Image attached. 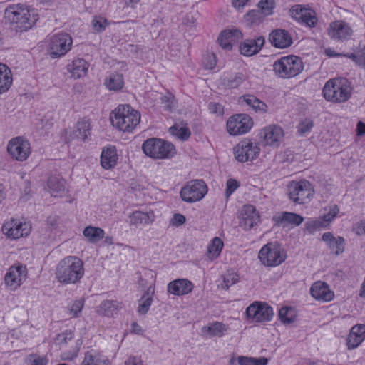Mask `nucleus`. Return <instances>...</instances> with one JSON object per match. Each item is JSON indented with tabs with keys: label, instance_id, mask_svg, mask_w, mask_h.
<instances>
[{
	"label": "nucleus",
	"instance_id": "1",
	"mask_svg": "<svg viewBox=\"0 0 365 365\" xmlns=\"http://www.w3.org/2000/svg\"><path fill=\"white\" fill-rule=\"evenodd\" d=\"M4 15L11 24H16V30L21 32L31 29L38 19L34 9L21 3L7 7Z\"/></svg>",
	"mask_w": 365,
	"mask_h": 365
},
{
	"label": "nucleus",
	"instance_id": "2",
	"mask_svg": "<svg viewBox=\"0 0 365 365\" xmlns=\"http://www.w3.org/2000/svg\"><path fill=\"white\" fill-rule=\"evenodd\" d=\"M56 274L62 284H76L84 274L83 263L76 256H68L58 262Z\"/></svg>",
	"mask_w": 365,
	"mask_h": 365
},
{
	"label": "nucleus",
	"instance_id": "3",
	"mask_svg": "<svg viewBox=\"0 0 365 365\" xmlns=\"http://www.w3.org/2000/svg\"><path fill=\"white\" fill-rule=\"evenodd\" d=\"M111 124L120 131L131 132L137 125L136 111L129 105H119L110 115Z\"/></svg>",
	"mask_w": 365,
	"mask_h": 365
},
{
	"label": "nucleus",
	"instance_id": "4",
	"mask_svg": "<svg viewBox=\"0 0 365 365\" xmlns=\"http://www.w3.org/2000/svg\"><path fill=\"white\" fill-rule=\"evenodd\" d=\"M324 98L333 103H341L351 97V89L345 80L334 78L328 81L323 88Z\"/></svg>",
	"mask_w": 365,
	"mask_h": 365
},
{
	"label": "nucleus",
	"instance_id": "5",
	"mask_svg": "<svg viewBox=\"0 0 365 365\" xmlns=\"http://www.w3.org/2000/svg\"><path fill=\"white\" fill-rule=\"evenodd\" d=\"M304 69L301 58L297 56H283L273 64L275 74L282 78H290L299 75Z\"/></svg>",
	"mask_w": 365,
	"mask_h": 365
},
{
	"label": "nucleus",
	"instance_id": "6",
	"mask_svg": "<svg viewBox=\"0 0 365 365\" xmlns=\"http://www.w3.org/2000/svg\"><path fill=\"white\" fill-rule=\"evenodd\" d=\"M144 153L154 159H168L175 154V148L170 142L160 138H150L142 145Z\"/></svg>",
	"mask_w": 365,
	"mask_h": 365
},
{
	"label": "nucleus",
	"instance_id": "7",
	"mask_svg": "<svg viewBox=\"0 0 365 365\" xmlns=\"http://www.w3.org/2000/svg\"><path fill=\"white\" fill-rule=\"evenodd\" d=\"M258 257L263 265L277 267L285 261L287 253L280 244L272 242L264 245L260 249Z\"/></svg>",
	"mask_w": 365,
	"mask_h": 365
},
{
	"label": "nucleus",
	"instance_id": "8",
	"mask_svg": "<svg viewBox=\"0 0 365 365\" xmlns=\"http://www.w3.org/2000/svg\"><path fill=\"white\" fill-rule=\"evenodd\" d=\"M287 190L289 199L297 204H305L309 202L314 195L311 183L306 180L291 182Z\"/></svg>",
	"mask_w": 365,
	"mask_h": 365
},
{
	"label": "nucleus",
	"instance_id": "9",
	"mask_svg": "<svg viewBox=\"0 0 365 365\" xmlns=\"http://www.w3.org/2000/svg\"><path fill=\"white\" fill-rule=\"evenodd\" d=\"M28 271L26 267L22 264L16 263L11 266L4 275V282L6 288L15 292L25 282L27 278Z\"/></svg>",
	"mask_w": 365,
	"mask_h": 365
},
{
	"label": "nucleus",
	"instance_id": "10",
	"mask_svg": "<svg viewBox=\"0 0 365 365\" xmlns=\"http://www.w3.org/2000/svg\"><path fill=\"white\" fill-rule=\"evenodd\" d=\"M207 192V187L204 181L195 180L189 182L180 191L182 200L192 203L200 200Z\"/></svg>",
	"mask_w": 365,
	"mask_h": 365
},
{
	"label": "nucleus",
	"instance_id": "11",
	"mask_svg": "<svg viewBox=\"0 0 365 365\" xmlns=\"http://www.w3.org/2000/svg\"><path fill=\"white\" fill-rule=\"evenodd\" d=\"M73 40L71 36L66 33L53 35L50 38L49 51L53 58L63 56L71 48Z\"/></svg>",
	"mask_w": 365,
	"mask_h": 365
},
{
	"label": "nucleus",
	"instance_id": "12",
	"mask_svg": "<svg viewBox=\"0 0 365 365\" xmlns=\"http://www.w3.org/2000/svg\"><path fill=\"white\" fill-rule=\"evenodd\" d=\"M235 159L240 163L253 160L259 154L260 148L257 143L250 140H244L233 148Z\"/></svg>",
	"mask_w": 365,
	"mask_h": 365
},
{
	"label": "nucleus",
	"instance_id": "13",
	"mask_svg": "<svg viewBox=\"0 0 365 365\" xmlns=\"http://www.w3.org/2000/svg\"><path fill=\"white\" fill-rule=\"evenodd\" d=\"M7 151L12 158L24 161L31 153L30 143L21 136L14 138L8 143Z\"/></svg>",
	"mask_w": 365,
	"mask_h": 365
},
{
	"label": "nucleus",
	"instance_id": "14",
	"mask_svg": "<svg viewBox=\"0 0 365 365\" xmlns=\"http://www.w3.org/2000/svg\"><path fill=\"white\" fill-rule=\"evenodd\" d=\"M252 125L253 122L250 117L245 114H237L229 118L227 130L230 135H238L247 133Z\"/></svg>",
	"mask_w": 365,
	"mask_h": 365
},
{
	"label": "nucleus",
	"instance_id": "15",
	"mask_svg": "<svg viewBox=\"0 0 365 365\" xmlns=\"http://www.w3.org/2000/svg\"><path fill=\"white\" fill-rule=\"evenodd\" d=\"M73 332L70 330H66L57 335L56 338V343L63 349L66 344L74 342V346L71 347L69 351H62L61 358L62 360H73L77 356L78 352L79 351L80 346L82 342L80 340L74 341L73 340Z\"/></svg>",
	"mask_w": 365,
	"mask_h": 365
},
{
	"label": "nucleus",
	"instance_id": "16",
	"mask_svg": "<svg viewBox=\"0 0 365 365\" xmlns=\"http://www.w3.org/2000/svg\"><path fill=\"white\" fill-rule=\"evenodd\" d=\"M248 318L256 322L270 321L274 315L272 308L266 303L255 302L246 309Z\"/></svg>",
	"mask_w": 365,
	"mask_h": 365
},
{
	"label": "nucleus",
	"instance_id": "17",
	"mask_svg": "<svg viewBox=\"0 0 365 365\" xmlns=\"http://www.w3.org/2000/svg\"><path fill=\"white\" fill-rule=\"evenodd\" d=\"M2 232L8 237L19 239L27 236L31 232V225L26 222H21L18 220H11L4 224Z\"/></svg>",
	"mask_w": 365,
	"mask_h": 365
},
{
	"label": "nucleus",
	"instance_id": "18",
	"mask_svg": "<svg viewBox=\"0 0 365 365\" xmlns=\"http://www.w3.org/2000/svg\"><path fill=\"white\" fill-rule=\"evenodd\" d=\"M260 136L265 145L278 147L284 138V131L279 125H270L260 131Z\"/></svg>",
	"mask_w": 365,
	"mask_h": 365
},
{
	"label": "nucleus",
	"instance_id": "19",
	"mask_svg": "<svg viewBox=\"0 0 365 365\" xmlns=\"http://www.w3.org/2000/svg\"><path fill=\"white\" fill-rule=\"evenodd\" d=\"M242 38L243 35L239 29H225L220 33L217 42L222 49L231 51L233 46L237 44Z\"/></svg>",
	"mask_w": 365,
	"mask_h": 365
},
{
	"label": "nucleus",
	"instance_id": "20",
	"mask_svg": "<svg viewBox=\"0 0 365 365\" xmlns=\"http://www.w3.org/2000/svg\"><path fill=\"white\" fill-rule=\"evenodd\" d=\"M327 31L331 38L337 41L348 40L353 34V30L349 25L343 21H335L331 23Z\"/></svg>",
	"mask_w": 365,
	"mask_h": 365
},
{
	"label": "nucleus",
	"instance_id": "21",
	"mask_svg": "<svg viewBox=\"0 0 365 365\" xmlns=\"http://www.w3.org/2000/svg\"><path fill=\"white\" fill-rule=\"evenodd\" d=\"M289 13L293 19L305 24L309 27L314 26L317 23L314 11L302 5L293 6L290 9Z\"/></svg>",
	"mask_w": 365,
	"mask_h": 365
},
{
	"label": "nucleus",
	"instance_id": "22",
	"mask_svg": "<svg viewBox=\"0 0 365 365\" xmlns=\"http://www.w3.org/2000/svg\"><path fill=\"white\" fill-rule=\"evenodd\" d=\"M260 220L259 212L252 205L243 206L240 214V226L245 230H250L257 225Z\"/></svg>",
	"mask_w": 365,
	"mask_h": 365
},
{
	"label": "nucleus",
	"instance_id": "23",
	"mask_svg": "<svg viewBox=\"0 0 365 365\" xmlns=\"http://www.w3.org/2000/svg\"><path fill=\"white\" fill-rule=\"evenodd\" d=\"M90 133V120L83 118L76 123L74 130L70 131L69 133L66 132L65 141L66 143H68L76 139H80L85 141Z\"/></svg>",
	"mask_w": 365,
	"mask_h": 365
},
{
	"label": "nucleus",
	"instance_id": "24",
	"mask_svg": "<svg viewBox=\"0 0 365 365\" xmlns=\"http://www.w3.org/2000/svg\"><path fill=\"white\" fill-rule=\"evenodd\" d=\"M193 284L187 279H177L170 282L167 286L169 294L183 296L188 294L193 289Z\"/></svg>",
	"mask_w": 365,
	"mask_h": 365
},
{
	"label": "nucleus",
	"instance_id": "25",
	"mask_svg": "<svg viewBox=\"0 0 365 365\" xmlns=\"http://www.w3.org/2000/svg\"><path fill=\"white\" fill-rule=\"evenodd\" d=\"M310 293L316 300L322 302H330L334 297V294L329 289V285L322 281H317L312 285Z\"/></svg>",
	"mask_w": 365,
	"mask_h": 365
},
{
	"label": "nucleus",
	"instance_id": "26",
	"mask_svg": "<svg viewBox=\"0 0 365 365\" xmlns=\"http://www.w3.org/2000/svg\"><path fill=\"white\" fill-rule=\"evenodd\" d=\"M269 41L276 48H286L292 45V38L287 30L277 29L269 34Z\"/></svg>",
	"mask_w": 365,
	"mask_h": 365
},
{
	"label": "nucleus",
	"instance_id": "27",
	"mask_svg": "<svg viewBox=\"0 0 365 365\" xmlns=\"http://www.w3.org/2000/svg\"><path fill=\"white\" fill-rule=\"evenodd\" d=\"M264 43L265 39L263 36H258L255 39H246L240 46V51L244 56H252L259 52Z\"/></svg>",
	"mask_w": 365,
	"mask_h": 365
},
{
	"label": "nucleus",
	"instance_id": "28",
	"mask_svg": "<svg viewBox=\"0 0 365 365\" xmlns=\"http://www.w3.org/2000/svg\"><path fill=\"white\" fill-rule=\"evenodd\" d=\"M365 339V325L359 324L354 326L346 339L348 349H354Z\"/></svg>",
	"mask_w": 365,
	"mask_h": 365
},
{
	"label": "nucleus",
	"instance_id": "29",
	"mask_svg": "<svg viewBox=\"0 0 365 365\" xmlns=\"http://www.w3.org/2000/svg\"><path fill=\"white\" fill-rule=\"evenodd\" d=\"M322 239L336 255L344 252L345 240L342 237H336L331 232H328L323 234Z\"/></svg>",
	"mask_w": 365,
	"mask_h": 365
},
{
	"label": "nucleus",
	"instance_id": "30",
	"mask_svg": "<svg viewBox=\"0 0 365 365\" xmlns=\"http://www.w3.org/2000/svg\"><path fill=\"white\" fill-rule=\"evenodd\" d=\"M67 69L74 79L84 77L88 69V63L83 58H76L67 66Z\"/></svg>",
	"mask_w": 365,
	"mask_h": 365
},
{
	"label": "nucleus",
	"instance_id": "31",
	"mask_svg": "<svg viewBox=\"0 0 365 365\" xmlns=\"http://www.w3.org/2000/svg\"><path fill=\"white\" fill-rule=\"evenodd\" d=\"M121 309V304L117 300H104L97 307L96 312L104 317H112Z\"/></svg>",
	"mask_w": 365,
	"mask_h": 365
},
{
	"label": "nucleus",
	"instance_id": "32",
	"mask_svg": "<svg viewBox=\"0 0 365 365\" xmlns=\"http://www.w3.org/2000/svg\"><path fill=\"white\" fill-rule=\"evenodd\" d=\"M169 132L172 135L182 141L188 140L191 135L187 123L185 121L175 123L169 128Z\"/></svg>",
	"mask_w": 365,
	"mask_h": 365
},
{
	"label": "nucleus",
	"instance_id": "33",
	"mask_svg": "<svg viewBox=\"0 0 365 365\" xmlns=\"http://www.w3.org/2000/svg\"><path fill=\"white\" fill-rule=\"evenodd\" d=\"M228 330V327L219 322L211 323L202 328V334L210 337H222Z\"/></svg>",
	"mask_w": 365,
	"mask_h": 365
},
{
	"label": "nucleus",
	"instance_id": "34",
	"mask_svg": "<svg viewBox=\"0 0 365 365\" xmlns=\"http://www.w3.org/2000/svg\"><path fill=\"white\" fill-rule=\"evenodd\" d=\"M155 294V287L150 285L138 300V314H145L150 309Z\"/></svg>",
	"mask_w": 365,
	"mask_h": 365
},
{
	"label": "nucleus",
	"instance_id": "35",
	"mask_svg": "<svg viewBox=\"0 0 365 365\" xmlns=\"http://www.w3.org/2000/svg\"><path fill=\"white\" fill-rule=\"evenodd\" d=\"M118 155L115 148L103 149L101 156V164L105 169H110L117 163Z\"/></svg>",
	"mask_w": 365,
	"mask_h": 365
},
{
	"label": "nucleus",
	"instance_id": "36",
	"mask_svg": "<svg viewBox=\"0 0 365 365\" xmlns=\"http://www.w3.org/2000/svg\"><path fill=\"white\" fill-rule=\"evenodd\" d=\"M12 73L6 65L0 63V94L6 92L12 84Z\"/></svg>",
	"mask_w": 365,
	"mask_h": 365
},
{
	"label": "nucleus",
	"instance_id": "37",
	"mask_svg": "<svg viewBox=\"0 0 365 365\" xmlns=\"http://www.w3.org/2000/svg\"><path fill=\"white\" fill-rule=\"evenodd\" d=\"M304 221V217L298 214L290 212H283L277 217V222L283 225H292L293 226H299Z\"/></svg>",
	"mask_w": 365,
	"mask_h": 365
},
{
	"label": "nucleus",
	"instance_id": "38",
	"mask_svg": "<svg viewBox=\"0 0 365 365\" xmlns=\"http://www.w3.org/2000/svg\"><path fill=\"white\" fill-rule=\"evenodd\" d=\"M83 365H108L109 361L106 356L95 351H88L85 354Z\"/></svg>",
	"mask_w": 365,
	"mask_h": 365
},
{
	"label": "nucleus",
	"instance_id": "39",
	"mask_svg": "<svg viewBox=\"0 0 365 365\" xmlns=\"http://www.w3.org/2000/svg\"><path fill=\"white\" fill-rule=\"evenodd\" d=\"M83 234L91 243H96L104 237V230L100 227L88 226L85 227Z\"/></svg>",
	"mask_w": 365,
	"mask_h": 365
},
{
	"label": "nucleus",
	"instance_id": "40",
	"mask_svg": "<svg viewBox=\"0 0 365 365\" xmlns=\"http://www.w3.org/2000/svg\"><path fill=\"white\" fill-rule=\"evenodd\" d=\"M48 187L51 195L61 196L65 191V181L57 177H51L48 180Z\"/></svg>",
	"mask_w": 365,
	"mask_h": 365
},
{
	"label": "nucleus",
	"instance_id": "41",
	"mask_svg": "<svg viewBox=\"0 0 365 365\" xmlns=\"http://www.w3.org/2000/svg\"><path fill=\"white\" fill-rule=\"evenodd\" d=\"M104 84L110 91H119L124 86L123 75L112 73L105 79Z\"/></svg>",
	"mask_w": 365,
	"mask_h": 365
},
{
	"label": "nucleus",
	"instance_id": "42",
	"mask_svg": "<svg viewBox=\"0 0 365 365\" xmlns=\"http://www.w3.org/2000/svg\"><path fill=\"white\" fill-rule=\"evenodd\" d=\"M244 101L250 106L256 112L265 113L267 106L252 95H244L242 96Z\"/></svg>",
	"mask_w": 365,
	"mask_h": 365
},
{
	"label": "nucleus",
	"instance_id": "43",
	"mask_svg": "<svg viewBox=\"0 0 365 365\" xmlns=\"http://www.w3.org/2000/svg\"><path fill=\"white\" fill-rule=\"evenodd\" d=\"M224 243L220 237H214L207 247L208 257L212 260L216 259L220 255Z\"/></svg>",
	"mask_w": 365,
	"mask_h": 365
},
{
	"label": "nucleus",
	"instance_id": "44",
	"mask_svg": "<svg viewBox=\"0 0 365 365\" xmlns=\"http://www.w3.org/2000/svg\"><path fill=\"white\" fill-rule=\"evenodd\" d=\"M222 282L220 284V288L222 289H228L231 286L239 282V276L233 272H227L222 275Z\"/></svg>",
	"mask_w": 365,
	"mask_h": 365
},
{
	"label": "nucleus",
	"instance_id": "45",
	"mask_svg": "<svg viewBox=\"0 0 365 365\" xmlns=\"http://www.w3.org/2000/svg\"><path fill=\"white\" fill-rule=\"evenodd\" d=\"M240 365H267L268 360L265 357L253 358L240 356L237 359Z\"/></svg>",
	"mask_w": 365,
	"mask_h": 365
},
{
	"label": "nucleus",
	"instance_id": "46",
	"mask_svg": "<svg viewBox=\"0 0 365 365\" xmlns=\"http://www.w3.org/2000/svg\"><path fill=\"white\" fill-rule=\"evenodd\" d=\"M344 56L352 59L359 65L365 63V45H359L358 51L356 53L344 54Z\"/></svg>",
	"mask_w": 365,
	"mask_h": 365
},
{
	"label": "nucleus",
	"instance_id": "47",
	"mask_svg": "<svg viewBox=\"0 0 365 365\" xmlns=\"http://www.w3.org/2000/svg\"><path fill=\"white\" fill-rule=\"evenodd\" d=\"M161 103L163 105L166 110L171 111L177 107V102L174 95L170 92H167L160 98Z\"/></svg>",
	"mask_w": 365,
	"mask_h": 365
},
{
	"label": "nucleus",
	"instance_id": "48",
	"mask_svg": "<svg viewBox=\"0 0 365 365\" xmlns=\"http://www.w3.org/2000/svg\"><path fill=\"white\" fill-rule=\"evenodd\" d=\"M91 25L96 32L101 33L106 29L108 22L106 19L101 16H96L91 21Z\"/></svg>",
	"mask_w": 365,
	"mask_h": 365
},
{
	"label": "nucleus",
	"instance_id": "49",
	"mask_svg": "<svg viewBox=\"0 0 365 365\" xmlns=\"http://www.w3.org/2000/svg\"><path fill=\"white\" fill-rule=\"evenodd\" d=\"M291 309L287 307H282L279 311V317L284 324H289L294 322L295 317L290 313Z\"/></svg>",
	"mask_w": 365,
	"mask_h": 365
},
{
	"label": "nucleus",
	"instance_id": "50",
	"mask_svg": "<svg viewBox=\"0 0 365 365\" xmlns=\"http://www.w3.org/2000/svg\"><path fill=\"white\" fill-rule=\"evenodd\" d=\"M339 207L336 205L329 207L328 212L324 214L319 219L324 223V227L326 226V224H329L331 221H332V220L339 213Z\"/></svg>",
	"mask_w": 365,
	"mask_h": 365
},
{
	"label": "nucleus",
	"instance_id": "51",
	"mask_svg": "<svg viewBox=\"0 0 365 365\" xmlns=\"http://www.w3.org/2000/svg\"><path fill=\"white\" fill-rule=\"evenodd\" d=\"M324 227V223L321 220H308L304 224V231L313 234L317 229Z\"/></svg>",
	"mask_w": 365,
	"mask_h": 365
},
{
	"label": "nucleus",
	"instance_id": "52",
	"mask_svg": "<svg viewBox=\"0 0 365 365\" xmlns=\"http://www.w3.org/2000/svg\"><path fill=\"white\" fill-rule=\"evenodd\" d=\"M246 79V76L242 73H237L234 76L231 77L227 83V86L234 88L238 87Z\"/></svg>",
	"mask_w": 365,
	"mask_h": 365
},
{
	"label": "nucleus",
	"instance_id": "53",
	"mask_svg": "<svg viewBox=\"0 0 365 365\" xmlns=\"http://www.w3.org/2000/svg\"><path fill=\"white\" fill-rule=\"evenodd\" d=\"M257 6L262 14L268 16L273 13L274 1H259Z\"/></svg>",
	"mask_w": 365,
	"mask_h": 365
},
{
	"label": "nucleus",
	"instance_id": "54",
	"mask_svg": "<svg viewBox=\"0 0 365 365\" xmlns=\"http://www.w3.org/2000/svg\"><path fill=\"white\" fill-rule=\"evenodd\" d=\"M203 66L206 69L212 70L216 66V56L213 53H207L203 57Z\"/></svg>",
	"mask_w": 365,
	"mask_h": 365
},
{
	"label": "nucleus",
	"instance_id": "55",
	"mask_svg": "<svg viewBox=\"0 0 365 365\" xmlns=\"http://www.w3.org/2000/svg\"><path fill=\"white\" fill-rule=\"evenodd\" d=\"M155 218L153 212H144L138 211V223L143 225L150 224Z\"/></svg>",
	"mask_w": 365,
	"mask_h": 365
},
{
	"label": "nucleus",
	"instance_id": "56",
	"mask_svg": "<svg viewBox=\"0 0 365 365\" xmlns=\"http://www.w3.org/2000/svg\"><path fill=\"white\" fill-rule=\"evenodd\" d=\"M83 307V301L81 299L76 300L69 308V314L71 317H77Z\"/></svg>",
	"mask_w": 365,
	"mask_h": 365
},
{
	"label": "nucleus",
	"instance_id": "57",
	"mask_svg": "<svg viewBox=\"0 0 365 365\" xmlns=\"http://www.w3.org/2000/svg\"><path fill=\"white\" fill-rule=\"evenodd\" d=\"M313 121L310 119H305L302 121L298 125V132L301 135H304L309 132L313 128Z\"/></svg>",
	"mask_w": 365,
	"mask_h": 365
},
{
	"label": "nucleus",
	"instance_id": "58",
	"mask_svg": "<svg viewBox=\"0 0 365 365\" xmlns=\"http://www.w3.org/2000/svg\"><path fill=\"white\" fill-rule=\"evenodd\" d=\"M240 186V183L235 179H229L226 183L225 195L230 197Z\"/></svg>",
	"mask_w": 365,
	"mask_h": 365
},
{
	"label": "nucleus",
	"instance_id": "59",
	"mask_svg": "<svg viewBox=\"0 0 365 365\" xmlns=\"http://www.w3.org/2000/svg\"><path fill=\"white\" fill-rule=\"evenodd\" d=\"M185 222L186 218L183 215L176 213L173 216L170 223L173 226L179 227L185 224Z\"/></svg>",
	"mask_w": 365,
	"mask_h": 365
},
{
	"label": "nucleus",
	"instance_id": "60",
	"mask_svg": "<svg viewBox=\"0 0 365 365\" xmlns=\"http://www.w3.org/2000/svg\"><path fill=\"white\" fill-rule=\"evenodd\" d=\"M208 108L212 113L222 115L224 113L223 106L218 103L211 102L209 103Z\"/></svg>",
	"mask_w": 365,
	"mask_h": 365
},
{
	"label": "nucleus",
	"instance_id": "61",
	"mask_svg": "<svg viewBox=\"0 0 365 365\" xmlns=\"http://www.w3.org/2000/svg\"><path fill=\"white\" fill-rule=\"evenodd\" d=\"M354 230L357 235H365V221L358 222L354 227Z\"/></svg>",
	"mask_w": 365,
	"mask_h": 365
},
{
	"label": "nucleus",
	"instance_id": "62",
	"mask_svg": "<svg viewBox=\"0 0 365 365\" xmlns=\"http://www.w3.org/2000/svg\"><path fill=\"white\" fill-rule=\"evenodd\" d=\"M31 357H35L33 359L32 365H47L48 359L46 356L36 357L34 355H31Z\"/></svg>",
	"mask_w": 365,
	"mask_h": 365
},
{
	"label": "nucleus",
	"instance_id": "63",
	"mask_svg": "<svg viewBox=\"0 0 365 365\" xmlns=\"http://www.w3.org/2000/svg\"><path fill=\"white\" fill-rule=\"evenodd\" d=\"M356 131L358 135L361 136L365 135V123L359 121L357 124Z\"/></svg>",
	"mask_w": 365,
	"mask_h": 365
},
{
	"label": "nucleus",
	"instance_id": "64",
	"mask_svg": "<svg viewBox=\"0 0 365 365\" xmlns=\"http://www.w3.org/2000/svg\"><path fill=\"white\" fill-rule=\"evenodd\" d=\"M127 222L130 225H135L137 223V215L135 212L130 214L127 219Z\"/></svg>",
	"mask_w": 365,
	"mask_h": 365
}]
</instances>
